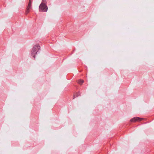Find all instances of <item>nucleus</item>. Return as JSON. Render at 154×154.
<instances>
[{"label":"nucleus","instance_id":"2","mask_svg":"<svg viewBox=\"0 0 154 154\" xmlns=\"http://www.w3.org/2000/svg\"><path fill=\"white\" fill-rule=\"evenodd\" d=\"M48 9V8L45 3L42 2L39 6V9L40 11L46 12Z\"/></svg>","mask_w":154,"mask_h":154},{"label":"nucleus","instance_id":"6","mask_svg":"<svg viewBox=\"0 0 154 154\" xmlns=\"http://www.w3.org/2000/svg\"><path fill=\"white\" fill-rule=\"evenodd\" d=\"M84 80L82 79H79L77 81V83L81 85L82 84L84 83Z\"/></svg>","mask_w":154,"mask_h":154},{"label":"nucleus","instance_id":"7","mask_svg":"<svg viewBox=\"0 0 154 154\" xmlns=\"http://www.w3.org/2000/svg\"><path fill=\"white\" fill-rule=\"evenodd\" d=\"M46 2V0H42V2L45 3Z\"/></svg>","mask_w":154,"mask_h":154},{"label":"nucleus","instance_id":"5","mask_svg":"<svg viewBox=\"0 0 154 154\" xmlns=\"http://www.w3.org/2000/svg\"><path fill=\"white\" fill-rule=\"evenodd\" d=\"M80 93L79 92H78L77 93H76L73 96V99H74L75 98L77 97L78 96H79L80 95Z\"/></svg>","mask_w":154,"mask_h":154},{"label":"nucleus","instance_id":"4","mask_svg":"<svg viewBox=\"0 0 154 154\" xmlns=\"http://www.w3.org/2000/svg\"><path fill=\"white\" fill-rule=\"evenodd\" d=\"M142 119L138 117H134L130 120V121L131 122H135L136 121H140Z\"/></svg>","mask_w":154,"mask_h":154},{"label":"nucleus","instance_id":"3","mask_svg":"<svg viewBox=\"0 0 154 154\" xmlns=\"http://www.w3.org/2000/svg\"><path fill=\"white\" fill-rule=\"evenodd\" d=\"M32 2L31 0H29V2L28 5L27 7L26 11L25 12V14L27 15L29 12L30 9L31 8Z\"/></svg>","mask_w":154,"mask_h":154},{"label":"nucleus","instance_id":"1","mask_svg":"<svg viewBox=\"0 0 154 154\" xmlns=\"http://www.w3.org/2000/svg\"><path fill=\"white\" fill-rule=\"evenodd\" d=\"M40 49V46L38 45H35L32 48L31 52V55L33 56L34 59L35 58V55Z\"/></svg>","mask_w":154,"mask_h":154}]
</instances>
